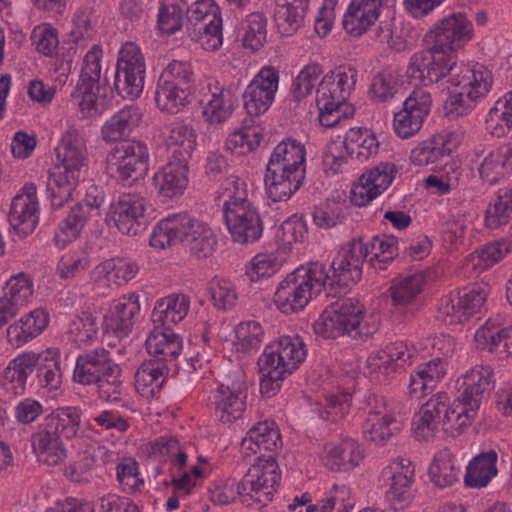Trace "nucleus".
<instances>
[{"instance_id":"nucleus-1","label":"nucleus","mask_w":512,"mask_h":512,"mask_svg":"<svg viewBox=\"0 0 512 512\" xmlns=\"http://www.w3.org/2000/svg\"><path fill=\"white\" fill-rule=\"evenodd\" d=\"M87 168L86 142L75 127L69 126L56 147V163L49 170L47 191L53 208H61L68 201L84 180Z\"/></svg>"},{"instance_id":"nucleus-2","label":"nucleus","mask_w":512,"mask_h":512,"mask_svg":"<svg viewBox=\"0 0 512 512\" xmlns=\"http://www.w3.org/2000/svg\"><path fill=\"white\" fill-rule=\"evenodd\" d=\"M306 155L305 144L292 137L274 147L264 177L268 198L286 201L299 190L305 179Z\"/></svg>"},{"instance_id":"nucleus-3","label":"nucleus","mask_w":512,"mask_h":512,"mask_svg":"<svg viewBox=\"0 0 512 512\" xmlns=\"http://www.w3.org/2000/svg\"><path fill=\"white\" fill-rule=\"evenodd\" d=\"M186 241L190 252L198 258H207L214 252L217 238L211 227L187 213L169 214L154 226L150 245L163 250Z\"/></svg>"},{"instance_id":"nucleus-4","label":"nucleus","mask_w":512,"mask_h":512,"mask_svg":"<svg viewBox=\"0 0 512 512\" xmlns=\"http://www.w3.org/2000/svg\"><path fill=\"white\" fill-rule=\"evenodd\" d=\"M378 328V322L368 317L364 305L354 298L333 302L313 324L315 334L324 339L348 335L356 340H364L376 333Z\"/></svg>"},{"instance_id":"nucleus-5","label":"nucleus","mask_w":512,"mask_h":512,"mask_svg":"<svg viewBox=\"0 0 512 512\" xmlns=\"http://www.w3.org/2000/svg\"><path fill=\"white\" fill-rule=\"evenodd\" d=\"M448 82L449 96L445 101L444 110L447 115L459 117L467 115L487 96L493 85V76L481 63H456Z\"/></svg>"},{"instance_id":"nucleus-6","label":"nucleus","mask_w":512,"mask_h":512,"mask_svg":"<svg viewBox=\"0 0 512 512\" xmlns=\"http://www.w3.org/2000/svg\"><path fill=\"white\" fill-rule=\"evenodd\" d=\"M307 356L303 339L298 336H282L268 344L258 364L263 374L260 387L263 393L279 388V383L292 374Z\"/></svg>"},{"instance_id":"nucleus-7","label":"nucleus","mask_w":512,"mask_h":512,"mask_svg":"<svg viewBox=\"0 0 512 512\" xmlns=\"http://www.w3.org/2000/svg\"><path fill=\"white\" fill-rule=\"evenodd\" d=\"M329 279L321 263L298 267L279 283L274 293V304L285 314L301 311L313 296L321 292Z\"/></svg>"},{"instance_id":"nucleus-8","label":"nucleus","mask_w":512,"mask_h":512,"mask_svg":"<svg viewBox=\"0 0 512 512\" xmlns=\"http://www.w3.org/2000/svg\"><path fill=\"white\" fill-rule=\"evenodd\" d=\"M367 407V417L362 426L367 440L383 445L402 431L405 418L399 403L388 401L382 396L369 395Z\"/></svg>"},{"instance_id":"nucleus-9","label":"nucleus","mask_w":512,"mask_h":512,"mask_svg":"<svg viewBox=\"0 0 512 512\" xmlns=\"http://www.w3.org/2000/svg\"><path fill=\"white\" fill-rule=\"evenodd\" d=\"M281 479V471L275 456L261 455L242 478L243 505L269 503Z\"/></svg>"},{"instance_id":"nucleus-10","label":"nucleus","mask_w":512,"mask_h":512,"mask_svg":"<svg viewBox=\"0 0 512 512\" xmlns=\"http://www.w3.org/2000/svg\"><path fill=\"white\" fill-rule=\"evenodd\" d=\"M248 385L244 374L235 371L211 392L214 416L223 425L241 420L247 410Z\"/></svg>"},{"instance_id":"nucleus-11","label":"nucleus","mask_w":512,"mask_h":512,"mask_svg":"<svg viewBox=\"0 0 512 512\" xmlns=\"http://www.w3.org/2000/svg\"><path fill=\"white\" fill-rule=\"evenodd\" d=\"M457 57L430 44L428 49L414 53L407 67V75L422 85L421 88L440 82L451 76Z\"/></svg>"},{"instance_id":"nucleus-12","label":"nucleus","mask_w":512,"mask_h":512,"mask_svg":"<svg viewBox=\"0 0 512 512\" xmlns=\"http://www.w3.org/2000/svg\"><path fill=\"white\" fill-rule=\"evenodd\" d=\"M145 60L138 45L124 43L119 52L115 75V89L123 98H138L144 88Z\"/></svg>"},{"instance_id":"nucleus-13","label":"nucleus","mask_w":512,"mask_h":512,"mask_svg":"<svg viewBox=\"0 0 512 512\" xmlns=\"http://www.w3.org/2000/svg\"><path fill=\"white\" fill-rule=\"evenodd\" d=\"M148 147L141 141H124L116 145L106 157L107 173L121 181L147 170Z\"/></svg>"},{"instance_id":"nucleus-14","label":"nucleus","mask_w":512,"mask_h":512,"mask_svg":"<svg viewBox=\"0 0 512 512\" xmlns=\"http://www.w3.org/2000/svg\"><path fill=\"white\" fill-rule=\"evenodd\" d=\"M382 478L388 485L386 497L394 509L409 506L415 496V466L404 457L392 460L381 472Z\"/></svg>"},{"instance_id":"nucleus-15","label":"nucleus","mask_w":512,"mask_h":512,"mask_svg":"<svg viewBox=\"0 0 512 512\" xmlns=\"http://www.w3.org/2000/svg\"><path fill=\"white\" fill-rule=\"evenodd\" d=\"M334 73L330 71L322 77L316 89V105L319 110V123L326 128L333 127L347 119L352 114L351 107L347 104L349 94H343L341 88L333 80Z\"/></svg>"},{"instance_id":"nucleus-16","label":"nucleus","mask_w":512,"mask_h":512,"mask_svg":"<svg viewBox=\"0 0 512 512\" xmlns=\"http://www.w3.org/2000/svg\"><path fill=\"white\" fill-rule=\"evenodd\" d=\"M473 36V25L463 13H452L438 20L427 33L426 41L445 52L454 51L466 45Z\"/></svg>"},{"instance_id":"nucleus-17","label":"nucleus","mask_w":512,"mask_h":512,"mask_svg":"<svg viewBox=\"0 0 512 512\" xmlns=\"http://www.w3.org/2000/svg\"><path fill=\"white\" fill-rule=\"evenodd\" d=\"M432 106L431 94L424 88H415L393 117V129L401 139L415 136L422 128Z\"/></svg>"},{"instance_id":"nucleus-18","label":"nucleus","mask_w":512,"mask_h":512,"mask_svg":"<svg viewBox=\"0 0 512 512\" xmlns=\"http://www.w3.org/2000/svg\"><path fill=\"white\" fill-rule=\"evenodd\" d=\"M398 169L392 162H380L366 169L351 189V202L359 207L371 203L393 183Z\"/></svg>"},{"instance_id":"nucleus-19","label":"nucleus","mask_w":512,"mask_h":512,"mask_svg":"<svg viewBox=\"0 0 512 512\" xmlns=\"http://www.w3.org/2000/svg\"><path fill=\"white\" fill-rule=\"evenodd\" d=\"M279 85V71L272 66L262 67L243 93L244 109L250 116L264 114L273 104Z\"/></svg>"},{"instance_id":"nucleus-20","label":"nucleus","mask_w":512,"mask_h":512,"mask_svg":"<svg viewBox=\"0 0 512 512\" xmlns=\"http://www.w3.org/2000/svg\"><path fill=\"white\" fill-rule=\"evenodd\" d=\"M369 256V248L362 239H352L341 247L331 263L332 283L349 286L360 280L362 266Z\"/></svg>"},{"instance_id":"nucleus-21","label":"nucleus","mask_w":512,"mask_h":512,"mask_svg":"<svg viewBox=\"0 0 512 512\" xmlns=\"http://www.w3.org/2000/svg\"><path fill=\"white\" fill-rule=\"evenodd\" d=\"M8 221L10 232L19 238L31 234L39 221V202L34 183H26L12 200Z\"/></svg>"},{"instance_id":"nucleus-22","label":"nucleus","mask_w":512,"mask_h":512,"mask_svg":"<svg viewBox=\"0 0 512 512\" xmlns=\"http://www.w3.org/2000/svg\"><path fill=\"white\" fill-rule=\"evenodd\" d=\"M146 211V199L140 194L126 193L112 202L106 216L109 225L124 235H136Z\"/></svg>"},{"instance_id":"nucleus-23","label":"nucleus","mask_w":512,"mask_h":512,"mask_svg":"<svg viewBox=\"0 0 512 512\" xmlns=\"http://www.w3.org/2000/svg\"><path fill=\"white\" fill-rule=\"evenodd\" d=\"M202 117L210 125L226 122L232 115L234 106L231 91L217 79L209 78L201 90Z\"/></svg>"},{"instance_id":"nucleus-24","label":"nucleus","mask_w":512,"mask_h":512,"mask_svg":"<svg viewBox=\"0 0 512 512\" xmlns=\"http://www.w3.org/2000/svg\"><path fill=\"white\" fill-rule=\"evenodd\" d=\"M223 217L234 242L253 243L262 236L263 222L253 204L229 209L223 213Z\"/></svg>"},{"instance_id":"nucleus-25","label":"nucleus","mask_w":512,"mask_h":512,"mask_svg":"<svg viewBox=\"0 0 512 512\" xmlns=\"http://www.w3.org/2000/svg\"><path fill=\"white\" fill-rule=\"evenodd\" d=\"M394 0H351L343 15V28L351 36H361L379 19Z\"/></svg>"},{"instance_id":"nucleus-26","label":"nucleus","mask_w":512,"mask_h":512,"mask_svg":"<svg viewBox=\"0 0 512 512\" xmlns=\"http://www.w3.org/2000/svg\"><path fill=\"white\" fill-rule=\"evenodd\" d=\"M141 305L137 293H128L113 300L105 316V329L117 337H127L140 318Z\"/></svg>"},{"instance_id":"nucleus-27","label":"nucleus","mask_w":512,"mask_h":512,"mask_svg":"<svg viewBox=\"0 0 512 512\" xmlns=\"http://www.w3.org/2000/svg\"><path fill=\"white\" fill-rule=\"evenodd\" d=\"M445 393L434 394L413 416L412 434L418 441H430L443 431Z\"/></svg>"},{"instance_id":"nucleus-28","label":"nucleus","mask_w":512,"mask_h":512,"mask_svg":"<svg viewBox=\"0 0 512 512\" xmlns=\"http://www.w3.org/2000/svg\"><path fill=\"white\" fill-rule=\"evenodd\" d=\"M320 459L331 471H349L360 464L363 453L356 441L343 438L326 442Z\"/></svg>"},{"instance_id":"nucleus-29","label":"nucleus","mask_w":512,"mask_h":512,"mask_svg":"<svg viewBox=\"0 0 512 512\" xmlns=\"http://www.w3.org/2000/svg\"><path fill=\"white\" fill-rule=\"evenodd\" d=\"M116 365L108 350L97 348L77 357L73 379L82 385L96 384Z\"/></svg>"},{"instance_id":"nucleus-30","label":"nucleus","mask_w":512,"mask_h":512,"mask_svg":"<svg viewBox=\"0 0 512 512\" xmlns=\"http://www.w3.org/2000/svg\"><path fill=\"white\" fill-rule=\"evenodd\" d=\"M164 143L168 160L188 165L197 145V134L191 125L175 121L166 127Z\"/></svg>"},{"instance_id":"nucleus-31","label":"nucleus","mask_w":512,"mask_h":512,"mask_svg":"<svg viewBox=\"0 0 512 512\" xmlns=\"http://www.w3.org/2000/svg\"><path fill=\"white\" fill-rule=\"evenodd\" d=\"M145 348L153 361L166 365L181 354L183 339L172 328L154 325L146 338Z\"/></svg>"},{"instance_id":"nucleus-32","label":"nucleus","mask_w":512,"mask_h":512,"mask_svg":"<svg viewBox=\"0 0 512 512\" xmlns=\"http://www.w3.org/2000/svg\"><path fill=\"white\" fill-rule=\"evenodd\" d=\"M282 446L280 431L272 420L258 422L242 439L240 450L243 456L250 457L261 451L275 452Z\"/></svg>"},{"instance_id":"nucleus-33","label":"nucleus","mask_w":512,"mask_h":512,"mask_svg":"<svg viewBox=\"0 0 512 512\" xmlns=\"http://www.w3.org/2000/svg\"><path fill=\"white\" fill-rule=\"evenodd\" d=\"M447 373V361L439 356L416 366L411 372L408 392L413 398L420 399L444 379Z\"/></svg>"},{"instance_id":"nucleus-34","label":"nucleus","mask_w":512,"mask_h":512,"mask_svg":"<svg viewBox=\"0 0 512 512\" xmlns=\"http://www.w3.org/2000/svg\"><path fill=\"white\" fill-rule=\"evenodd\" d=\"M3 290L2 324L15 317L28 304L34 292V284L28 274L21 272L12 276Z\"/></svg>"},{"instance_id":"nucleus-35","label":"nucleus","mask_w":512,"mask_h":512,"mask_svg":"<svg viewBox=\"0 0 512 512\" xmlns=\"http://www.w3.org/2000/svg\"><path fill=\"white\" fill-rule=\"evenodd\" d=\"M474 340L478 349L487 350L499 358L512 355V325L502 327L492 320H487L476 330Z\"/></svg>"},{"instance_id":"nucleus-36","label":"nucleus","mask_w":512,"mask_h":512,"mask_svg":"<svg viewBox=\"0 0 512 512\" xmlns=\"http://www.w3.org/2000/svg\"><path fill=\"white\" fill-rule=\"evenodd\" d=\"M48 324L49 313L36 308L7 328V341L13 348H19L39 336Z\"/></svg>"},{"instance_id":"nucleus-37","label":"nucleus","mask_w":512,"mask_h":512,"mask_svg":"<svg viewBox=\"0 0 512 512\" xmlns=\"http://www.w3.org/2000/svg\"><path fill=\"white\" fill-rule=\"evenodd\" d=\"M31 446L38 460L49 466H56L66 458L61 436L43 423L31 434Z\"/></svg>"},{"instance_id":"nucleus-38","label":"nucleus","mask_w":512,"mask_h":512,"mask_svg":"<svg viewBox=\"0 0 512 512\" xmlns=\"http://www.w3.org/2000/svg\"><path fill=\"white\" fill-rule=\"evenodd\" d=\"M191 299L184 293H172L158 299L151 314L154 325L172 328L189 313Z\"/></svg>"},{"instance_id":"nucleus-39","label":"nucleus","mask_w":512,"mask_h":512,"mask_svg":"<svg viewBox=\"0 0 512 512\" xmlns=\"http://www.w3.org/2000/svg\"><path fill=\"white\" fill-rule=\"evenodd\" d=\"M188 171L187 164L168 160L153 176L155 189L165 198L183 194L189 182Z\"/></svg>"},{"instance_id":"nucleus-40","label":"nucleus","mask_w":512,"mask_h":512,"mask_svg":"<svg viewBox=\"0 0 512 512\" xmlns=\"http://www.w3.org/2000/svg\"><path fill=\"white\" fill-rule=\"evenodd\" d=\"M37 360V353L25 351L10 361L2 379V387L6 393L13 396L24 393L27 378L34 371Z\"/></svg>"},{"instance_id":"nucleus-41","label":"nucleus","mask_w":512,"mask_h":512,"mask_svg":"<svg viewBox=\"0 0 512 512\" xmlns=\"http://www.w3.org/2000/svg\"><path fill=\"white\" fill-rule=\"evenodd\" d=\"M478 409L474 402L462 400L459 396L450 403V397L445 393L443 431L453 437L459 435L473 422Z\"/></svg>"},{"instance_id":"nucleus-42","label":"nucleus","mask_w":512,"mask_h":512,"mask_svg":"<svg viewBox=\"0 0 512 512\" xmlns=\"http://www.w3.org/2000/svg\"><path fill=\"white\" fill-rule=\"evenodd\" d=\"M138 265L128 259L112 258L98 264L93 271L95 283L101 286L122 285L138 273Z\"/></svg>"},{"instance_id":"nucleus-43","label":"nucleus","mask_w":512,"mask_h":512,"mask_svg":"<svg viewBox=\"0 0 512 512\" xmlns=\"http://www.w3.org/2000/svg\"><path fill=\"white\" fill-rule=\"evenodd\" d=\"M142 119L140 109L126 106L106 120L101 128L102 139L107 142H117L127 138L139 125Z\"/></svg>"},{"instance_id":"nucleus-44","label":"nucleus","mask_w":512,"mask_h":512,"mask_svg":"<svg viewBox=\"0 0 512 512\" xmlns=\"http://www.w3.org/2000/svg\"><path fill=\"white\" fill-rule=\"evenodd\" d=\"M493 383V372L489 366H475L463 375L459 383V397L474 402L479 408L483 394L492 389Z\"/></svg>"},{"instance_id":"nucleus-45","label":"nucleus","mask_w":512,"mask_h":512,"mask_svg":"<svg viewBox=\"0 0 512 512\" xmlns=\"http://www.w3.org/2000/svg\"><path fill=\"white\" fill-rule=\"evenodd\" d=\"M141 451L153 462L169 464V466L188 458L185 447L172 436H161L151 440L141 446Z\"/></svg>"},{"instance_id":"nucleus-46","label":"nucleus","mask_w":512,"mask_h":512,"mask_svg":"<svg viewBox=\"0 0 512 512\" xmlns=\"http://www.w3.org/2000/svg\"><path fill=\"white\" fill-rule=\"evenodd\" d=\"M480 177L489 184H495L512 173V146L503 145L490 151L479 166Z\"/></svg>"},{"instance_id":"nucleus-47","label":"nucleus","mask_w":512,"mask_h":512,"mask_svg":"<svg viewBox=\"0 0 512 512\" xmlns=\"http://www.w3.org/2000/svg\"><path fill=\"white\" fill-rule=\"evenodd\" d=\"M498 454L490 449L473 457L465 474V484L471 488L486 487L490 481L497 475Z\"/></svg>"},{"instance_id":"nucleus-48","label":"nucleus","mask_w":512,"mask_h":512,"mask_svg":"<svg viewBox=\"0 0 512 512\" xmlns=\"http://www.w3.org/2000/svg\"><path fill=\"white\" fill-rule=\"evenodd\" d=\"M204 465L189 464L188 458L184 461H178L173 466H169L171 485L176 493L181 495H190L197 485V481L206 477L208 467L206 460L199 457Z\"/></svg>"},{"instance_id":"nucleus-49","label":"nucleus","mask_w":512,"mask_h":512,"mask_svg":"<svg viewBox=\"0 0 512 512\" xmlns=\"http://www.w3.org/2000/svg\"><path fill=\"white\" fill-rule=\"evenodd\" d=\"M190 0H159L156 29L161 35L171 36L180 31L185 9Z\"/></svg>"},{"instance_id":"nucleus-50","label":"nucleus","mask_w":512,"mask_h":512,"mask_svg":"<svg viewBox=\"0 0 512 512\" xmlns=\"http://www.w3.org/2000/svg\"><path fill=\"white\" fill-rule=\"evenodd\" d=\"M98 331L97 317L88 311H82L71 316L66 335L76 346L87 347L96 341Z\"/></svg>"},{"instance_id":"nucleus-51","label":"nucleus","mask_w":512,"mask_h":512,"mask_svg":"<svg viewBox=\"0 0 512 512\" xmlns=\"http://www.w3.org/2000/svg\"><path fill=\"white\" fill-rule=\"evenodd\" d=\"M343 142L350 155L361 162L375 156L380 145L373 131L361 127L350 128Z\"/></svg>"},{"instance_id":"nucleus-52","label":"nucleus","mask_w":512,"mask_h":512,"mask_svg":"<svg viewBox=\"0 0 512 512\" xmlns=\"http://www.w3.org/2000/svg\"><path fill=\"white\" fill-rule=\"evenodd\" d=\"M427 284V275L424 271H415L397 278L390 290L393 303L408 305L424 291Z\"/></svg>"},{"instance_id":"nucleus-53","label":"nucleus","mask_w":512,"mask_h":512,"mask_svg":"<svg viewBox=\"0 0 512 512\" xmlns=\"http://www.w3.org/2000/svg\"><path fill=\"white\" fill-rule=\"evenodd\" d=\"M460 468L448 449L437 452L429 466L430 481L439 488L450 487L459 479Z\"/></svg>"},{"instance_id":"nucleus-54","label":"nucleus","mask_w":512,"mask_h":512,"mask_svg":"<svg viewBox=\"0 0 512 512\" xmlns=\"http://www.w3.org/2000/svg\"><path fill=\"white\" fill-rule=\"evenodd\" d=\"M168 373L167 365L153 360L143 362L135 373L136 390L144 397L154 396Z\"/></svg>"},{"instance_id":"nucleus-55","label":"nucleus","mask_w":512,"mask_h":512,"mask_svg":"<svg viewBox=\"0 0 512 512\" xmlns=\"http://www.w3.org/2000/svg\"><path fill=\"white\" fill-rule=\"evenodd\" d=\"M81 422L80 410L76 407H59L45 416L42 423L59 436L73 438L77 435Z\"/></svg>"},{"instance_id":"nucleus-56","label":"nucleus","mask_w":512,"mask_h":512,"mask_svg":"<svg viewBox=\"0 0 512 512\" xmlns=\"http://www.w3.org/2000/svg\"><path fill=\"white\" fill-rule=\"evenodd\" d=\"M216 194V200L222 206L223 213L229 209L252 204L248 200L247 184L238 176L227 177L220 184Z\"/></svg>"},{"instance_id":"nucleus-57","label":"nucleus","mask_w":512,"mask_h":512,"mask_svg":"<svg viewBox=\"0 0 512 512\" xmlns=\"http://www.w3.org/2000/svg\"><path fill=\"white\" fill-rule=\"evenodd\" d=\"M354 506L351 491L346 485L334 484L316 504L307 506V512H349Z\"/></svg>"},{"instance_id":"nucleus-58","label":"nucleus","mask_w":512,"mask_h":512,"mask_svg":"<svg viewBox=\"0 0 512 512\" xmlns=\"http://www.w3.org/2000/svg\"><path fill=\"white\" fill-rule=\"evenodd\" d=\"M190 94V91L158 81L155 90V102L162 112L177 114L189 104Z\"/></svg>"},{"instance_id":"nucleus-59","label":"nucleus","mask_w":512,"mask_h":512,"mask_svg":"<svg viewBox=\"0 0 512 512\" xmlns=\"http://www.w3.org/2000/svg\"><path fill=\"white\" fill-rule=\"evenodd\" d=\"M116 480L125 493H140L145 486V480L140 473L139 463L134 457L122 456L115 467Z\"/></svg>"},{"instance_id":"nucleus-60","label":"nucleus","mask_w":512,"mask_h":512,"mask_svg":"<svg viewBox=\"0 0 512 512\" xmlns=\"http://www.w3.org/2000/svg\"><path fill=\"white\" fill-rule=\"evenodd\" d=\"M512 220V187L499 189L489 204L485 223L490 229H497Z\"/></svg>"},{"instance_id":"nucleus-61","label":"nucleus","mask_w":512,"mask_h":512,"mask_svg":"<svg viewBox=\"0 0 512 512\" xmlns=\"http://www.w3.org/2000/svg\"><path fill=\"white\" fill-rule=\"evenodd\" d=\"M366 243L369 248L368 261L374 268L385 269L398 255V241L394 236H376Z\"/></svg>"},{"instance_id":"nucleus-62","label":"nucleus","mask_w":512,"mask_h":512,"mask_svg":"<svg viewBox=\"0 0 512 512\" xmlns=\"http://www.w3.org/2000/svg\"><path fill=\"white\" fill-rule=\"evenodd\" d=\"M282 261L274 253H257L245 265V275L252 283L260 282L275 275Z\"/></svg>"},{"instance_id":"nucleus-63","label":"nucleus","mask_w":512,"mask_h":512,"mask_svg":"<svg viewBox=\"0 0 512 512\" xmlns=\"http://www.w3.org/2000/svg\"><path fill=\"white\" fill-rule=\"evenodd\" d=\"M265 336L262 325L254 320L240 322L235 328V346L237 351L249 353L257 351Z\"/></svg>"},{"instance_id":"nucleus-64","label":"nucleus","mask_w":512,"mask_h":512,"mask_svg":"<svg viewBox=\"0 0 512 512\" xmlns=\"http://www.w3.org/2000/svg\"><path fill=\"white\" fill-rule=\"evenodd\" d=\"M158 81L192 92L194 86L192 66L187 61L173 60L163 69Z\"/></svg>"}]
</instances>
